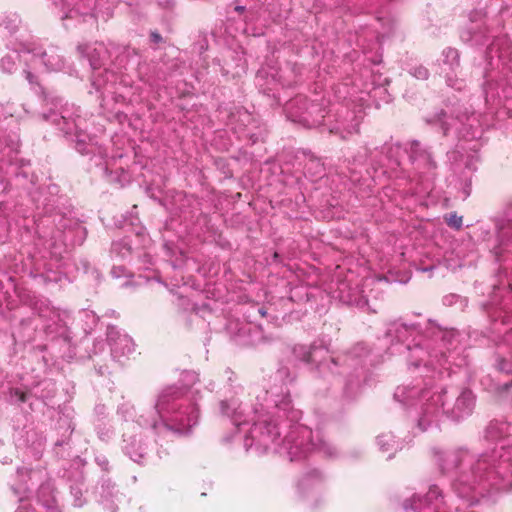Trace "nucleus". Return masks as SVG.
Wrapping results in <instances>:
<instances>
[{
    "label": "nucleus",
    "mask_w": 512,
    "mask_h": 512,
    "mask_svg": "<svg viewBox=\"0 0 512 512\" xmlns=\"http://www.w3.org/2000/svg\"><path fill=\"white\" fill-rule=\"evenodd\" d=\"M497 369L500 372L506 373V374H512V358L506 359V358H500L497 362ZM512 386V379L508 382H505L502 387L503 390L507 391Z\"/></svg>",
    "instance_id": "nucleus-1"
},
{
    "label": "nucleus",
    "mask_w": 512,
    "mask_h": 512,
    "mask_svg": "<svg viewBox=\"0 0 512 512\" xmlns=\"http://www.w3.org/2000/svg\"><path fill=\"white\" fill-rule=\"evenodd\" d=\"M446 224L455 229L460 230L463 225V217L458 215L457 212H450L444 216Z\"/></svg>",
    "instance_id": "nucleus-2"
},
{
    "label": "nucleus",
    "mask_w": 512,
    "mask_h": 512,
    "mask_svg": "<svg viewBox=\"0 0 512 512\" xmlns=\"http://www.w3.org/2000/svg\"><path fill=\"white\" fill-rule=\"evenodd\" d=\"M150 38L154 43H160L162 41V36L158 32H152Z\"/></svg>",
    "instance_id": "nucleus-3"
},
{
    "label": "nucleus",
    "mask_w": 512,
    "mask_h": 512,
    "mask_svg": "<svg viewBox=\"0 0 512 512\" xmlns=\"http://www.w3.org/2000/svg\"><path fill=\"white\" fill-rule=\"evenodd\" d=\"M16 394L18 395V398L21 402H25L26 401V394L24 392H19L17 391Z\"/></svg>",
    "instance_id": "nucleus-4"
}]
</instances>
